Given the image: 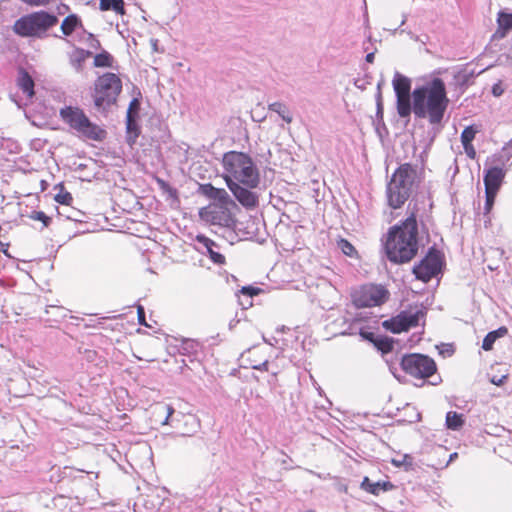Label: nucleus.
Segmentation results:
<instances>
[{
  "label": "nucleus",
  "instance_id": "nucleus-1",
  "mask_svg": "<svg viewBox=\"0 0 512 512\" xmlns=\"http://www.w3.org/2000/svg\"><path fill=\"white\" fill-rule=\"evenodd\" d=\"M449 99L444 81L435 77L412 91L411 108L416 118H427L432 126L440 125Z\"/></svg>",
  "mask_w": 512,
  "mask_h": 512
},
{
  "label": "nucleus",
  "instance_id": "nucleus-2",
  "mask_svg": "<svg viewBox=\"0 0 512 512\" xmlns=\"http://www.w3.org/2000/svg\"><path fill=\"white\" fill-rule=\"evenodd\" d=\"M418 222L414 212L409 216L389 228L384 250L387 259L394 264H404L410 262L418 253Z\"/></svg>",
  "mask_w": 512,
  "mask_h": 512
},
{
  "label": "nucleus",
  "instance_id": "nucleus-3",
  "mask_svg": "<svg viewBox=\"0 0 512 512\" xmlns=\"http://www.w3.org/2000/svg\"><path fill=\"white\" fill-rule=\"evenodd\" d=\"M223 178L228 181L242 183L244 186L257 188L260 183L259 171L252 158L243 152L229 151L223 155Z\"/></svg>",
  "mask_w": 512,
  "mask_h": 512
},
{
  "label": "nucleus",
  "instance_id": "nucleus-4",
  "mask_svg": "<svg viewBox=\"0 0 512 512\" xmlns=\"http://www.w3.org/2000/svg\"><path fill=\"white\" fill-rule=\"evenodd\" d=\"M418 182L416 166L410 163L401 164L387 184L389 206L393 209L400 208L417 188Z\"/></svg>",
  "mask_w": 512,
  "mask_h": 512
},
{
  "label": "nucleus",
  "instance_id": "nucleus-5",
  "mask_svg": "<svg viewBox=\"0 0 512 512\" xmlns=\"http://www.w3.org/2000/svg\"><path fill=\"white\" fill-rule=\"evenodd\" d=\"M121 92L122 81L117 74L106 72L99 76L91 93L95 110L107 116L111 108L117 104Z\"/></svg>",
  "mask_w": 512,
  "mask_h": 512
},
{
  "label": "nucleus",
  "instance_id": "nucleus-6",
  "mask_svg": "<svg viewBox=\"0 0 512 512\" xmlns=\"http://www.w3.org/2000/svg\"><path fill=\"white\" fill-rule=\"evenodd\" d=\"M58 21L55 14L40 10L21 16L14 22L12 29L20 37L42 39L47 36V32L52 27L57 25Z\"/></svg>",
  "mask_w": 512,
  "mask_h": 512
},
{
  "label": "nucleus",
  "instance_id": "nucleus-7",
  "mask_svg": "<svg viewBox=\"0 0 512 512\" xmlns=\"http://www.w3.org/2000/svg\"><path fill=\"white\" fill-rule=\"evenodd\" d=\"M60 117L72 129L89 140L101 142L107 136L106 130L91 122L84 111L78 107L66 106L61 108Z\"/></svg>",
  "mask_w": 512,
  "mask_h": 512
},
{
  "label": "nucleus",
  "instance_id": "nucleus-8",
  "mask_svg": "<svg viewBox=\"0 0 512 512\" xmlns=\"http://www.w3.org/2000/svg\"><path fill=\"white\" fill-rule=\"evenodd\" d=\"M444 254L435 245L428 248L426 255L413 266L412 273L417 280L428 283L443 273Z\"/></svg>",
  "mask_w": 512,
  "mask_h": 512
},
{
  "label": "nucleus",
  "instance_id": "nucleus-9",
  "mask_svg": "<svg viewBox=\"0 0 512 512\" xmlns=\"http://www.w3.org/2000/svg\"><path fill=\"white\" fill-rule=\"evenodd\" d=\"M400 366L406 374L418 379H427L437 371L435 361L428 355L420 353L403 355Z\"/></svg>",
  "mask_w": 512,
  "mask_h": 512
},
{
  "label": "nucleus",
  "instance_id": "nucleus-10",
  "mask_svg": "<svg viewBox=\"0 0 512 512\" xmlns=\"http://www.w3.org/2000/svg\"><path fill=\"white\" fill-rule=\"evenodd\" d=\"M167 415L162 424H169L178 431L177 436L181 438L192 437L200 430V420L194 414L175 413V410L165 406Z\"/></svg>",
  "mask_w": 512,
  "mask_h": 512
},
{
  "label": "nucleus",
  "instance_id": "nucleus-11",
  "mask_svg": "<svg viewBox=\"0 0 512 512\" xmlns=\"http://www.w3.org/2000/svg\"><path fill=\"white\" fill-rule=\"evenodd\" d=\"M390 296L389 291L381 284H366L352 295L353 303L357 308L380 306Z\"/></svg>",
  "mask_w": 512,
  "mask_h": 512
},
{
  "label": "nucleus",
  "instance_id": "nucleus-12",
  "mask_svg": "<svg viewBox=\"0 0 512 512\" xmlns=\"http://www.w3.org/2000/svg\"><path fill=\"white\" fill-rule=\"evenodd\" d=\"M392 85L396 96L397 113L401 118L409 119L412 113L411 80L401 73L396 72L393 77Z\"/></svg>",
  "mask_w": 512,
  "mask_h": 512
},
{
  "label": "nucleus",
  "instance_id": "nucleus-13",
  "mask_svg": "<svg viewBox=\"0 0 512 512\" xmlns=\"http://www.w3.org/2000/svg\"><path fill=\"white\" fill-rule=\"evenodd\" d=\"M238 209L237 207H230L221 204H210L203 207L199 211V215L202 220L211 223L212 225H220L223 227H234L236 219L233 214V210Z\"/></svg>",
  "mask_w": 512,
  "mask_h": 512
},
{
  "label": "nucleus",
  "instance_id": "nucleus-14",
  "mask_svg": "<svg viewBox=\"0 0 512 512\" xmlns=\"http://www.w3.org/2000/svg\"><path fill=\"white\" fill-rule=\"evenodd\" d=\"M227 187L235 199L246 209H253L258 206V194L253 192L251 187L244 186L242 183L228 181Z\"/></svg>",
  "mask_w": 512,
  "mask_h": 512
},
{
  "label": "nucleus",
  "instance_id": "nucleus-15",
  "mask_svg": "<svg viewBox=\"0 0 512 512\" xmlns=\"http://www.w3.org/2000/svg\"><path fill=\"white\" fill-rule=\"evenodd\" d=\"M199 192L207 198L216 201L214 204L237 207L236 202L230 197L225 189L216 188L211 183L201 184L199 186Z\"/></svg>",
  "mask_w": 512,
  "mask_h": 512
},
{
  "label": "nucleus",
  "instance_id": "nucleus-16",
  "mask_svg": "<svg viewBox=\"0 0 512 512\" xmlns=\"http://www.w3.org/2000/svg\"><path fill=\"white\" fill-rule=\"evenodd\" d=\"M505 177V171L498 166L490 167L484 171L483 182L485 190L498 192Z\"/></svg>",
  "mask_w": 512,
  "mask_h": 512
},
{
  "label": "nucleus",
  "instance_id": "nucleus-17",
  "mask_svg": "<svg viewBox=\"0 0 512 512\" xmlns=\"http://www.w3.org/2000/svg\"><path fill=\"white\" fill-rule=\"evenodd\" d=\"M474 69L469 70L467 67L459 68L453 71V85L456 89L464 92L469 85L473 83V79L478 76Z\"/></svg>",
  "mask_w": 512,
  "mask_h": 512
},
{
  "label": "nucleus",
  "instance_id": "nucleus-18",
  "mask_svg": "<svg viewBox=\"0 0 512 512\" xmlns=\"http://www.w3.org/2000/svg\"><path fill=\"white\" fill-rule=\"evenodd\" d=\"M360 488L372 495L378 496L381 492H388L395 488L390 481L373 482L369 477L365 476L360 484Z\"/></svg>",
  "mask_w": 512,
  "mask_h": 512
},
{
  "label": "nucleus",
  "instance_id": "nucleus-19",
  "mask_svg": "<svg viewBox=\"0 0 512 512\" xmlns=\"http://www.w3.org/2000/svg\"><path fill=\"white\" fill-rule=\"evenodd\" d=\"M17 85L26 94L28 99H32L35 95V82L29 72L20 67L18 69Z\"/></svg>",
  "mask_w": 512,
  "mask_h": 512
},
{
  "label": "nucleus",
  "instance_id": "nucleus-20",
  "mask_svg": "<svg viewBox=\"0 0 512 512\" xmlns=\"http://www.w3.org/2000/svg\"><path fill=\"white\" fill-rule=\"evenodd\" d=\"M196 241L198 244L202 245L213 263L219 265L225 262L224 255L214 250L216 243L213 240L209 239L205 235L199 234L196 236Z\"/></svg>",
  "mask_w": 512,
  "mask_h": 512
},
{
  "label": "nucleus",
  "instance_id": "nucleus-21",
  "mask_svg": "<svg viewBox=\"0 0 512 512\" xmlns=\"http://www.w3.org/2000/svg\"><path fill=\"white\" fill-rule=\"evenodd\" d=\"M125 130L126 143L132 148L141 134L139 118H125Z\"/></svg>",
  "mask_w": 512,
  "mask_h": 512
},
{
  "label": "nucleus",
  "instance_id": "nucleus-22",
  "mask_svg": "<svg viewBox=\"0 0 512 512\" xmlns=\"http://www.w3.org/2000/svg\"><path fill=\"white\" fill-rule=\"evenodd\" d=\"M497 30L495 36L504 38L512 30V13L500 10L497 14Z\"/></svg>",
  "mask_w": 512,
  "mask_h": 512
},
{
  "label": "nucleus",
  "instance_id": "nucleus-23",
  "mask_svg": "<svg viewBox=\"0 0 512 512\" xmlns=\"http://www.w3.org/2000/svg\"><path fill=\"white\" fill-rule=\"evenodd\" d=\"M425 315L426 311L424 309H417L414 312L404 310L399 313V316L403 317L401 321L405 331H408L410 328L417 326L420 319L424 318Z\"/></svg>",
  "mask_w": 512,
  "mask_h": 512
},
{
  "label": "nucleus",
  "instance_id": "nucleus-24",
  "mask_svg": "<svg viewBox=\"0 0 512 512\" xmlns=\"http://www.w3.org/2000/svg\"><path fill=\"white\" fill-rule=\"evenodd\" d=\"M82 27V20L77 14H70L64 18L60 29L64 36H70L76 29Z\"/></svg>",
  "mask_w": 512,
  "mask_h": 512
},
{
  "label": "nucleus",
  "instance_id": "nucleus-25",
  "mask_svg": "<svg viewBox=\"0 0 512 512\" xmlns=\"http://www.w3.org/2000/svg\"><path fill=\"white\" fill-rule=\"evenodd\" d=\"M508 334V329L505 326H501L496 330L490 331L486 334L482 342V349L485 351H490L493 349V345L495 341L499 338H502Z\"/></svg>",
  "mask_w": 512,
  "mask_h": 512
},
{
  "label": "nucleus",
  "instance_id": "nucleus-26",
  "mask_svg": "<svg viewBox=\"0 0 512 512\" xmlns=\"http://www.w3.org/2000/svg\"><path fill=\"white\" fill-rule=\"evenodd\" d=\"M90 56H92V52L82 48H76L70 54V64L77 72H80L83 69V63Z\"/></svg>",
  "mask_w": 512,
  "mask_h": 512
},
{
  "label": "nucleus",
  "instance_id": "nucleus-27",
  "mask_svg": "<svg viewBox=\"0 0 512 512\" xmlns=\"http://www.w3.org/2000/svg\"><path fill=\"white\" fill-rule=\"evenodd\" d=\"M201 349V345L198 341L193 339H183L177 346V351L181 355L195 356Z\"/></svg>",
  "mask_w": 512,
  "mask_h": 512
},
{
  "label": "nucleus",
  "instance_id": "nucleus-28",
  "mask_svg": "<svg viewBox=\"0 0 512 512\" xmlns=\"http://www.w3.org/2000/svg\"><path fill=\"white\" fill-rule=\"evenodd\" d=\"M99 9L101 11H114L117 14H125L124 0H100Z\"/></svg>",
  "mask_w": 512,
  "mask_h": 512
},
{
  "label": "nucleus",
  "instance_id": "nucleus-29",
  "mask_svg": "<svg viewBox=\"0 0 512 512\" xmlns=\"http://www.w3.org/2000/svg\"><path fill=\"white\" fill-rule=\"evenodd\" d=\"M445 422H446V427L448 429L453 430V431H458L465 424L464 415L461 413H458L456 411H449L446 414Z\"/></svg>",
  "mask_w": 512,
  "mask_h": 512
},
{
  "label": "nucleus",
  "instance_id": "nucleus-30",
  "mask_svg": "<svg viewBox=\"0 0 512 512\" xmlns=\"http://www.w3.org/2000/svg\"><path fill=\"white\" fill-rule=\"evenodd\" d=\"M184 439L185 446L190 453H198L207 448V443L203 437L193 435Z\"/></svg>",
  "mask_w": 512,
  "mask_h": 512
},
{
  "label": "nucleus",
  "instance_id": "nucleus-31",
  "mask_svg": "<svg viewBox=\"0 0 512 512\" xmlns=\"http://www.w3.org/2000/svg\"><path fill=\"white\" fill-rule=\"evenodd\" d=\"M375 100H376V115H375V120L373 122H374L376 131L378 133H380V127L382 126L383 128H385L382 92L376 93Z\"/></svg>",
  "mask_w": 512,
  "mask_h": 512
},
{
  "label": "nucleus",
  "instance_id": "nucleus-32",
  "mask_svg": "<svg viewBox=\"0 0 512 512\" xmlns=\"http://www.w3.org/2000/svg\"><path fill=\"white\" fill-rule=\"evenodd\" d=\"M395 342L392 337L379 335L376 342H374V346L384 355L393 351Z\"/></svg>",
  "mask_w": 512,
  "mask_h": 512
},
{
  "label": "nucleus",
  "instance_id": "nucleus-33",
  "mask_svg": "<svg viewBox=\"0 0 512 512\" xmlns=\"http://www.w3.org/2000/svg\"><path fill=\"white\" fill-rule=\"evenodd\" d=\"M268 109L272 112L277 113L283 121L290 124L293 121V117L288 109L287 105L282 102H273L268 105Z\"/></svg>",
  "mask_w": 512,
  "mask_h": 512
},
{
  "label": "nucleus",
  "instance_id": "nucleus-34",
  "mask_svg": "<svg viewBox=\"0 0 512 512\" xmlns=\"http://www.w3.org/2000/svg\"><path fill=\"white\" fill-rule=\"evenodd\" d=\"M402 316H399L396 315L395 317H392L388 320H385L382 322V327L387 330V331H390L394 334H398V333H401L403 331H405L404 329V326L402 324Z\"/></svg>",
  "mask_w": 512,
  "mask_h": 512
},
{
  "label": "nucleus",
  "instance_id": "nucleus-35",
  "mask_svg": "<svg viewBox=\"0 0 512 512\" xmlns=\"http://www.w3.org/2000/svg\"><path fill=\"white\" fill-rule=\"evenodd\" d=\"M481 131V126L472 124L464 128L461 133L460 139L462 144L472 143L477 133Z\"/></svg>",
  "mask_w": 512,
  "mask_h": 512
},
{
  "label": "nucleus",
  "instance_id": "nucleus-36",
  "mask_svg": "<svg viewBox=\"0 0 512 512\" xmlns=\"http://www.w3.org/2000/svg\"><path fill=\"white\" fill-rule=\"evenodd\" d=\"M140 108H141V92L138 90L137 96L133 97V99L129 103L125 118H140V116H139Z\"/></svg>",
  "mask_w": 512,
  "mask_h": 512
},
{
  "label": "nucleus",
  "instance_id": "nucleus-37",
  "mask_svg": "<svg viewBox=\"0 0 512 512\" xmlns=\"http://www.w3.org/2000/svg\"><path fill=\"white\" fill-rule=\"evenodd\" d=\"M113 56L107 52L102 51L101 53H98L94 57V66L95 67H112L113 64Z\"/></svg>",
  "mask_w": 512,
  "mask_h": 512
},
{
  "label": "nucleus",
  "instance_id": "nucleus-38",
  "mask_svg": "<svg viewBox=\"0 0 512 512\" xmlns=\"http://www.w3.org/2000/svg\"><path fill=\"white\" fill-rule=\"evenodd\" d=\"M338 248L342 251L343 254L349 257H357V250L355 247L346 239L341 238L338 241Z\"/></svg>",
  "mask_w": 512,
  "mask_h": 512
},
{
  "label": "nucleus",
  "instance_id": "nucleus-39",
  "mask_svg": "<svg viewBox=\"0 0 512 512\" xmlns=\"http://www.w3.org/2000/svg\"><path fill=\"white\" fill-rule=\"evenodd\" d=\"M156 182L159 186V188L162 190L163 193L168 194L170 198L177 199L178 198V191L176 188L172 187L167 181L157 178Z\"/></svg>",
  "mask_w": 512,
  "mask_h": 512
},
{
  "label": "nucleus",
  "instance_id": "nucleus-40",
  "mask_svg": "<svg viewBox=\"0 0 512 512\" xmlns=\"http://www.w3.org/2000/svg\"><path fill=\"white\" fill-rule=\"evenodd\" d=\"M29 218L32 220L41 221L43 227H48L51 223V218L47 216L43 211H32L29 215Z\"/></svg>",
  "mask_w": 512,
  "mask_h": 512
},
{
  "label": "nucleus",
  "instance_id": "nucleus-41",
  "mask_svg": "<svg viewBox=\"0 0 512 512\" xmlns=\"http://www.w3.org/2000/svg\"><path fill=\"white\" fill-rule=\"evenodd\" d=\"M392 464L395 467L405 466L407 468H411L413 465V457L409 454H404L401 459H392Z\"/></svg>",
  "mask_w": 512,
  "mask_h": 512
},
{
  "label": "nucleus",
  "instance_id": "nucleus-42",
  "mask_svg": "<svg viewBox=\"0 0 512 512\" xmlns=\"http://www.w3.org/2000/svg\"><path fill=\"white\" fill-rule=\"evenodd\" d=\"M498 192L491 191V190H485V206L484 210L485 213H489L494 205L495 198Z\"/></svg>",
  "mask_w": 512,
  "mask_h": 512
},
{
  "label": "nucleus",
  "instance_id": "nucleus-43",
  "mask_svg": "<svg viewBox=\"0 0 512 512\" xmlns=\"http://www.w3.org/2000/svg\"><path fill=\"white\" fill-rule=\"evenodd\" d=\"M72 200V195L69 192L59 193L55 196V201L63 205L70 204Z\"/></svg>",
  "mask_w": 512,
  "mask_h": 512
},
{
  "label": "nucleus",
  "instance_id": "nucleus-44",
  "mask_svg": "<svg viewBox=\"0 0 512 512\" xmlns=\"http://www.w3.org/2000/svg\"><path fill=\"white\" fill-rule=\"evenodd\" d=\"M260 291H261L260 288L254 287V286H244L241 289V293L244 296H248V297H253L254 295L259 294Z\"/></svg>",
  "mask_w": 512,
  "mask_h": 512
},
{
  "label": "nucleus",
  "instance_id": "nucleus-45",
  "mask_svg": "<svg viewBox=\"0 0 512 512\" xmlns=\"http://www.w3.org/2000/svg\"><path fill=\"white\" fill-rule=\"evenodd\" d=\"M360 336L364 339V340H367L369 342H371L373 345H374V342H376V339L378 338L379 335H375V333L373 332H370V331H366L364 329H361L360 332H359Z\"/></svg>",
  "mask_w": 512,
  "mask_h": 512
},
{
  "label": "nucleus",
  "instance_id": "nucleus-46",
  "mask_svg": "<svg viewBox=\"0 0 512 512\" xmlns=\"http://www.w3.org/2000/svg\"><path fill=\"white\" fill-rule=\"evenodd\" d=\"M465 154L468 158L474 160L476 158V150L472 143L469 144H462Z\"/></svg>",
  "mask_w": 512,
  "mask_h": 512
},
{
  "label": "nucleus",
  "instance_id": "nucleus-47",
  "mask_svg": "<svg viewBox=\"0 0 512 512\" xmlns=\"http://www.w3.org/2000/svg\"><path fill=\"white\" fill-rule=\"evenodd\" d=\"M138 322L140 325L148 326L146 323L145 309L142 305L137 307Z\"/></svg>",
  "mask_w": 512,
  "mask_h": 512
},
{
  "label": "nucleus",
  "instance_id": "nucleus-48",
  "mask_svg": "<svg viewBox=\"0 0 512 512\" xmlns=\"http://www.w3.org/2000/svg\"><path fill=\"white\" fill-rule=\"evenodd\" d=\"M23 3L29 6H45L49 4L50 0H21Z\"/></svg>",
  "mask_w": 512,
  "mask_h": 512
},
{
  "label": "nucleus",
  "instance_id": "nucleus-49",
  "mask_svg": "<svg viewBox=\"0 0 512 512\" xmlns=\"http://www.w3.org/2000/svg\"><path fill=\"white\" fill-rule=\"evenodd\" d=\"M508 375H502L501 377L493 376L490 382L496 386H502L507 381Z\"/></svg>",
  "mask_w": 512,
  "mask_h": 512
},
{
  "label": "nucleus",
  "instance_id": "nucleus-50",
  "mask_svg": "<svg viewBox=\"0 0 512 512\" xmlns=\"http://www.w3.org/2000/svg\"><path fill=\"white\" fill-rule=\"evenodd\" d=\"M504 90L503 88L501 87V84L500 83H497V84H494L493 87H492V94L495 96V97H499L503 94Z\"/></svg>",
  "mask_w": 512,
  "mask_h": 512
},
{
  "label": "nucleus",
  "instance_id": "nucleus-51",
  "mask_svg": "<svg viewBox=\"0 0 512 512\" xmlns=\"http://www.w3.org/2000/svg\"><path fill=\"white\" fill-rule=\"evenodd\" d=\"M269 362L265 360L264 362L260 363L259 365H254L253 369L259 370V371H268Z\"/></svg>",
  "mask_w": 512,
  "mask_h": 512
},
{
  "label": "nucleus",
  "instance_id": "nucleus-52",
  "mask_svg": "<svg viewBox=\"0 0 512 512\" xmlns=\"http://www.w3.org/2000/svg\"><path fill=\"white\" fill-rule=\"evenodd\" d=\"M85 358L88 360V361H94L96 355H97V352L94 351V350H85Z\"/></svg>",
  "mask_w": 512,
  "mask_h": 512
},
{
  "label": "nucleus",
  "instance_id": "nucleus-53",
  "mask_svg": "<svg viewBox=\"0 0 512 512\" xmlns=\"http://www.w3.org/2000/svg\"><path fill=\"white\" fill-rule=\"evenodd\" d=\"M374 58H375V51L367 53V55L365 57V60L368 63H373L374 62Z\"/></svg>",
  "mask_w": 512,
  "mask_h": 512
},
{
  "label": "nucleus",
  "instance_id": "nucleus-54",
  "mask_svg": "<svg viewBox=\"0 0 512 512\" xmlns=\"http://www.w3.org/2000/svg\"><path fill=\"white\" fill-rule=\"evenodd\" d=\"M90 37L92 38L91 46L94 48H98L100 46V42L97 39H95L92 34L90 35Z\"/></svg>",
  "mask_w": 512,
  "mask_h": 512
},
{
  "label": "nucleus",
  "instance_id": "nucleus-55",
  "mask_svg": "<svg viewBox=\"0 0 512 512\" xmlns=\"http://www.w3.org/2000/svg\"><path fill=\"white\" fill-rule=\"evenodd\" d=\"M239 319H232L230 322H229V329L232 330L236 325L237 323H239Z\"/></svg>",
  "mask_w": 512,
  "mask_h": 512
},
{
  "label": "nucleus",
  "instance_id": "nucleus-56",
  "mask_svg": "<svg viewBox=\"0 0 512 512\" xmlns=\"http://www.w3.org/2000/svg\"><path fill=\"white\" fill-rule=\"evenodd\" d=\"M406 20H407V15H403V19L401 21V24H400V27H402L405 23H406Z\"/></svg>",
  "mask_w": 512,
  "mask_h": 512
},
{
  "label": "nucleus",
  "instance_id": "nucleus-57",
  "mask_svg": "<svg viewBox=\"0 0 512 512\" xmlns=\"http://www.w3.org/2000/svg\"><path fill=\"white\" fill-rule=\"evenodd\" d=\"M447 70H442V69H439V70H436L434 73L437 74V75H441L443 72H446Z\"/></svg>",
  "mask_w": 512,
  "mask_h": 512
},
{
  "label": "nucleus",
  "instance_id": "nucleus-58",
  "mask_svg": "<svg viewBox=\"0 0 512 512\" xmlns=\"http://www.w3.org/2000/svg\"><path fill=\"white\" fill-rule=\"evenodd\" d=\"M382 81L377 84V93L381 92Z\"/></svg>",
  "mask_w": 512,
  "mask_h": 512
},
{
  "label": "nucleus",
  "instance_id": "nucleus-59",
  "mask_svg": "<svg viewBox=\"0 0 512 512\" xmlns=\"http://www.w3.org/2000/svg\"><path fill=\"white\" fill-rule=\"evenodd\" d=\"M67 218L74 221H80L78 218L73 217V215H68Z\"/></svg>",
  "mask_w": 512,
  "mask_h": 512
},
{
  "label": "nucleus",
  "instance_id": "nucleus-60",
  "mask_svg": "<svg viewBox=\"0 0 512 512\" xmlns=\"http://www.w3.org/2000/svg\"><path fill=\"white\" fill-rule=\"evenodd\" d=\"M458 454L455 452L453 454L450 455V461H452L453 459L457 458Z\"/></svg>",
  "mask_w": 512,
  "mask_h": 512
},
{
  "label": "nucleus",
  "instance_id": "nucleus-61",
  "mask_svg": "<svg viewBox=\"0 0 512 512\" xmlns=\"http://www.w3.org/2000/svg\"><path fill=\"white\" fill-rule=\"evenodd\" d=\"M263 340H264V342H265V343H268V344H270V345H274V344L271 342V340H268V339H266L265 337H263Z\"/></svg>",
  "mask_w": 512,
  "mask_h": 512
},
{
  "label": "nucleus",
  "instance_id": "nucleus-62",
  "mask_svg": "<svg viewBox=\"0 0 512 512\" xmlns=\"http://www.w3.org/2000/svg\"><path fill=\"white\" fill-rule=\"evenodd\" d=\"M416 207H417V204H414V207H413V209H412L411 213H412V212H414V213L416 214V211H415V210H416Z\"/></svg>",
  "mask_w": 512,
  "mask_h": 512
},
{
  "label": "nucleus",
  "instance_id": "nucleus-63",
  "mask_svg": "<svg viewBox=\"0 0 512 512\" xmlns=\"http://www.w3.org/2000/svg\"><path fill=\"white\" fill-rule=\"evenodd\" d=\"M506 146H512V139L506 144Z\"/></svg>",
  "mask_w": 512,
  "mask_h": 512
},
{
  "label": "nucleus",
  "instance_id": "nucleus-64",
  "mask_svg": "<svg viewBox=\"0 0 512 512\" xmlns=\"http://www.w3.org/2000/svg\"><path fill=\"white\" fill-rule=\"evenodd\" d=\"M4 245L5 244L0 241V249H2L4 247Z\"/></svg>",
  "mask_w": 512,
  "mask_h": 512
}]
</instances>
